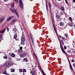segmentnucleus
I'll use <instances>...</instances> for the list:
<instances>
[{
	"label": "nucleus",
	"instance_id": "58836bf2",
	"mask_svg": "<svg viewBox=\"0 0 75 75\" xmlns=\"http://www.w3.org/2000/svg\"><path fill=\"white\" fill-rule=\"evenodd\" d=\"M65 1L66 4H68V1H67V0H65Z\"/></svg>",
	"mask_w": 75,
	"mask_h": 75
},
{
	"label": "nucleus",
	"instance_id": "49530a36",
	"mask_svg": "<svg viewBox=\"0 0 75 75\" xmlns=\"http://www.w3.org/2000/svg\"><path fill=\"white\" fill-rule=\"evenodd\" d=\"M2 38V35H0V38Z\"/></svg>",
	"mask_w": 75,
	"mask_h": 75
},
{
	"label": "nucleus",
	"instance_id": "864d4df0",
	"mask_svg": "<svg viewBox=\"0 0 75 75\" xmlns=\"http://www.w3.org/2000/svg\"><path fill=\"white\" fill-rule=\"evenodd\" d=\"M42 73H43V74H44V71H43V70H42Z\"/></svg>",
	"mask_w": 75,
	"mask_h": 75
},
{
	"label": "nucleus",
	"instance_id": "1a4fd4ad",
	"mask_svg": "<svg viewBox=\"0 0 75 75\" xmlns=\"http://www.w3.org/2000/svg\"><path fill=\"white\" fill-rule=\"evenodd\" d=\"M5 65L6 66V67H8V68H9V67L10 66L9 62L6 63L5 64Z\"/></svg>",
	"mask_w": 75,
	"mask_h": 75
},
{
	"label": "nucleus",
	"instance_id": "4d7b16f0",
	"mask_svg": "<svg viewBox=\"0 0 75 75\" xmlns=\"http://www.w3.org/2000/svg\"><path fill=\"white\" fill-rule=\"evenodd\" d=\"M73 2H74V3H75V0H73Z\"/></svg>",
	"mask_w": 75,
	"mask_h": 75
},
{
	"label": "nucleus",
	"instance_id": "79ce46f5",
	"mask_svg": "<svg viewBox=\"0 0 75 75\" xmlns=\"http://www.w3.org/2000/svg\"><path fill=\"white\" fill-rule=\"evenodd\" d=\"M64 50H66L67 49V47L66 46H64Z\"/></svg>",
	"mask_w": 75,
	"mask_h": 75
},
{
	"label": "nucleus",
	"instance_id": "ddd939ff",
	"mask_svg": "<svg viewBox=\"0 0 75 75\" xmlns=\"http://www.w3.org/2000/svg\"><path fill=\"white\" fill-rule=\"evenodd\" d=\"M13 31H14L15 34H17V33H18V31H17V29H16V28H15L13 29Z\"/></svg>",
	"mask_w": 75,
	"mask_h": 75
},
{
	"label": "nucleus",
	"instance_id": "13d9d810",
	"mask_svg": "<svg viewBox=\"0 0 75 75\" xmlns=\"http://www.w3.org/2000/svg\"><path fill=\"white\" fill-rule=\"evenodd\" d=\"M62 36H59V38H61Z\"/></svg>",
	"mask_w": 75,
	"mask_h": 75
},
{
	"label": "nucleus",
	"instance_id": "680f3d73",
	"mask_svg": "<svg viewBox=\"0 0 75 75\" xmlns=\"http://www.w3.org/2000/svg\"><path fill=\"white\" fill-rule=\"evenodd\" d=\"M31 69H32V68H31L30 69V71H31Z\"/></svg>",
	"mask_w": 75,
	"mask_h": 75
},
{
	"label": "nucleus",
	"instance_id": "f8f14e48",
	"mask_svg": "<svg viewBox=\"0 0 75 75\" xmlns=\"http://www.w3.org/2000/svg\"><path fill=\"white\" fill-rule=\"evenodd\" d=\"M23 60L24 62H27L28 61V59L27 58H24L23 59Z\"/></svg>",
	"mask_w": 75,
	"mask_h": 75
},
{
	"label": "nucleus",
	"instance_id": "37998d69",
	"mask_svg": "<svg viewBox=\"0 0 75 75\" xmlns=\"http://www.w3.org/2000/svg\"><path fill=\"white\" fill-rule=\"evenodd\" d=\"M23 49V47H20V49L19 50H22Z\"/></svg>",
	"mask_w": 75,
	"mask_h": 75
},
{
	"label": "nucleus",
	"instance_id": "393cba45",
	"mask_svg": "<svg viewBox=\"0 0 75 75\" xmlns=\"http://www.w3.org/2000/svg\"><path fill=\"white\" fill-rule=\"evenodd\" d=\"M21 44H22V45H24V44H25V43H24V42L21 41Z\"/></svg>",
	"mask_w": 75,
	"mask_h": 75
},
{
	"label": "nucleus",
	"instance_id": "69168bd1",
	"mask_svg": "<svg viewBox=\"0 0 75 75\" xmlns=\"http://www.w3.org/2000/svg\"><path fill=\"white\" fill-rule=\"evenodd\" d=\"M2 26H3V25H2Z\"/></svg>",
	"mask_w": 75,
	"mask_h": 75
},
{
	"label": "nucleus",
	"instance_id": "a18cd8bd",
	"mask_svg": "<svg viewBox=\"0 0 75 75\" xmlns=\"http://www.w3.org/2000/svg\"><path fill=\"white\" fill-rule=\"evenodd\" d=\"M73 66L74 67H75V63H74V64H73Z\"/></svg>",
	"mask_w": 75,
	"mask_h": 75
},
{
	"label": "nucleus",
	"instance_id": "f3484780",
	"mask_svg": "<svg viewBox=\"0 0 75 75\" xmlns=\"http://www.w3.org/2000/svg\"><path fill=\"white\" fill-rule=\"evenodd\" d=\"M6 31V29H4L3 30L0 31V33H1V34H3Z\"/></svg>",
	"mask_w": 75,
	"mask_h": 75
},
{
	"label": "nucleus",
	"instance_id": "c03bdc74",
	"mask_svg": "<svg viewBox=\"0 0 75 75\" xmlns=\"http://www.w3.org/2000/svg\"><path fill=\"white\" fill-rule=\"evenodd\" d=\"M62 40H63L64 41H65V38H64V37H62Z\"/></svg>",
	"mask_w": 75,
	"mask_h": 75
},
{
	"label": "nucleus",
	"instance_id": "aec40b11",
	"mask_svg": "<svg viewBox=\"0 0 75 75\" xmlns=\"http://www.w3.org/2000/svg\"><path fill=\"white\" fill-rule=\"evenodd\" d=\"M55 15L56 16H57L58 15V14H59V12H58V11H56L55 12Z\"/></svg>",
	"mask_w": 75,
	"mask_h": 75
},
{
	"label": "nucleus",
	"instance_id": "4c0bfd02",
	"mask_svg": "<svg viewBox=\"0 0 75 75\" xmlns=\"http://www.w3.org/2000/svg\"><path fill=\"white\" fill-rule=\"evenodd\" d=\"M23 71L24 72H26V69H23Z\"/></svg>",
	"mask_w": 75,
	"mask_h": 75
},
{
	"label": "nucleus",
	"instance_id": "7c9ffc66",
	"mask_svg": "<svg viewBox=\"0 0 75 75\" xmlns=\"http://www.w3.org/2000/svg\"><path fill=\"white\" fill-rule=\"evenodd\" d=\"M12 7L13 8H14V3H13L12 5Z\"/></svg>",
	"mask_w": 75,
	"mask_h": 75
},
{
	"label": "nucleus",
	"instance_id": "bb28decb",
	"mask_svg": "<svg viewBox=\"0 0 75 75\" xmlns=\"http://www.w3.org/2000/svg\"><path fill=\"white\" fill-rule=\"evenodd\" d=\"M11 72H14L15 71V70L14 69H11Z\"/></svg>",
	"mask_w": 75,
	"mask_h": 75
},
{
	"label": "nucleus",
	"instance_id": "a211bd4d",
	"mask_svg": "<svg viewBox=\"0 0 75 75\" xmlns=\"http://www.w3.org/2000/svg\"><path fill=\"white\" fill-rule=\"evenodd\" d=\"M10 55H11L12 57L13 58H14V57H15V56H16V55L15 54H14V53H12L11 54H10Z\"/></svg>",
	"mask_w": 75,
	"mask_h": 75
},
{
	"label": "nucleus",
	"instance_id": "4be33fe9",
	"mask_svg": "<svg viewBox=\"0 0 75 75\" xmlns=\"http://www.w3.org/2000/svg\"><path fill=\"white\" fill-rule=\"evenodd\" d=\"M13 37H14L13 38H15V39H16V38H17V35L16 34H15L14 35Z\"/></svg>",
	"mask_w": 75,
	"mask_h": 75
},
{
	"label": "nucleus",
	"instance_id": "ea45409f",
	"mask_svg": "<svg viewBox=\"0 0 75 75\" xmlns=\"http://www.w3.org/2000/svg\"><path fill=\"white\" fill-rule=\"evenodd\" d=\"M23 70L22 69H19V72H21Z\"/></svg>",
	"mask_w": 75,
	"mask_h": 75
},
{
	"label": "nucleus",
	"instance_id": "5701e85b",
	"mask_svg": "<svg viewBox=\"0 0 75 75\" xmlns=\"http://www.w3.org/2000/svg\"><path fill=\"white\" fill-rule=\"evenodd\" d=\"M56 18L57 19H59V15H56Z\"/></svg>",
	"mask_w": 75,
	"mask_h": 75
},
{
	"label": "nucleus",
	"instance_id": "9b49d317",
	"mask_svg": "<svg viewBox=\"0 0 75 75\" xmlns=\"http://www.w3.org/2000/svg\"><path fill=\"white\" fill-rule=\"evenodd\" d=\"M30 36L31 38V40H34V36L33 35L30 34Z\"/></svg>",
	"mask_w": 75,
	"mask_h": 75
},
{
	"label": "nucleus",
	"instance_id": "e2e57ef3",
	"mask_svg": "<svg viewBox=\"0 0 75 75\" xmlns=\"http://www.w3.org/2000/svg\"><path fill=\"white\" fill-rule=\"evenodd\" d=\"M35 68H36V66H35Z\"/></svg>",
	"mask_w": 75,
	"mask_h": 75
},
{
	"label": "nucleus",
	"instance_id": "6ab92c4d",
	"mask_svg": "<svg viewBox=\"0 0 75 75\" xmlns=\"http://www.w3.org/2000/svg\"><path fill=\"white\" fill-rule=\"evenodd\" d=\"M60 25L61 26H64V23L62 22H61L60 23Z\"/></svg>",
	"mask_w": 75,
	"mask_h": 75
},
{
	"label": "nucleus",
	"instance_id": "412c9836",
	"mask_svg": "<svg viewBox=\"0 0 75 75\" xmlns=\"http://www.w3.org/2000/svg\"><path fill=\"white\" fill-rule=\"evenodd\" d=\"M32 44L33 46H34V40H31Z\"/></svg>",
	"mask_w": 75,
	"mask_h": 75
},
{
	"label": "nucleus",
	"instance_id": "6e6d98bb",
	"mask_svg": "<svg viewBox=\"0 0 75 75\" xmlns=\"http://www.w3.org/2000/svg\"><path fill=\"white\" fill-rule=\"evenodd\" d=\"M6 75H10V74H9L8 73V74H7Z\"/></svg>",
	"mask_w": 75,
	"mask_h": 75
},
{
	"label": "nucleus",
	"instance_id": "5fc2aeb1",
	"mask_svg": "<svg viewBox=\"0 0 75 75\" xmlns=\"http://www.w3.org/2000/svg\"><path fill=\"white\" fill-rule=\"evenodd\" d=\"M20 60V59H17V61H19Z\"/></svg>",
	"mask_w": 75,
	"mask_h": 75
},
{
	"label": "nucleus",
	"instance_id": "338daca9",
	"mask_svg": "<svg viewBox=\"0 0 75 75\" xmlns=\"http://www.w3.org/2000/svg\"><path fill=\"white\" fill-rule=\"evenodd\" d=\"M2 40H3V39Z\"/></svg>",
	"mask_w": 75,
	"mask_h": 75
},
{
	"label": "nucleus",
	"instance_id": "09e8293b",
	"mask_svg": "<svg viewBox=\"0 0 75 75\" xmlns=\"http://www.w3.org/2000/svg\"><path fill=\"white\" fill-rule=\"evenodd\" d=\"M71 61L74 62V59H72L71 60Z\"/></svg>",
	"mask_w": 75,
	"mask_h": 75
},
{
	"label": "nucleus",
	"instance_id": "f257e3e1",
	"mask_svg": "<svg viewBox=\"0 0 75 75\" xmlns=\"http://www.w3.org/2000/svg\"><path fill=\"white\" fill-rule=\"evenodd\" d=\"M59 42L60 44V48L62 52H63L64 54H66V52L64 50V48H63V47H62V45H64V41H63V40H61V41H59Z\"/></svg>",
	"mask_w": 75,
	"mask_h": 75
},
{
	"label": "nucleus",
	"instance_id": "cd10ccee",
	"mask_svg": "<svg viewBox=\"0 0 75 75\" xmlns=\"http://www.w3.org/2000/svg\"><path fill=\"white\" fill-rule=\"evenodd\" d=\"M69 20H70V21H72V18L71 17H69Z\"/></svg>",
	"mask_w": 75,
	"mask_h": 75
},
{
	"label": "nucleus",
	"instance_id": "603ef678",
	"mask_svg": "<svg viewBox=\"0 0 75 75\" xmlns=\"http://www.w3.org/2000/svg\"><path fill=\"white\" fill-rule=\"evenodd\" d=\"M39 68L40 70H41L42 68H41V67H39Z\"/></svg>",
	"mask_w": 75,
	"mask_h": 75
},
{
	"label": "nucleus",
	"instance_id": "39448f33",
	"mask_svg": "<svg viewBox=\"0 0 75 75\" xmlns=\"http://www.w3.org/2000/svg\"><path fill=\"white\" fill-rule=\"evenodd\" d=\"M5 19V17L4 16H2L0 18V24L2 23V22Z\"/></svg>",
	"mask_w": 75,
	"mask_h": 75
},
{
	"label": "nucleus",
	"instance_id": "72a5a7b5",
	"mask_svg": "<svg viewBox=\"0 0 75 75\" xmlns=\"http://www.w3.org/2000/svg\"><path fill=\"white\" fill-rule=\"evenodd\" d=\"M13 1H15L16 3H18V0H13Z\"/></svg>",
	"mask_w": 75,
	"mask_h": 75
},
{
	"label": "nucleus",
	"instance_id": "bf43d9fd",
	"mask_svg": "<svg viewBox=\"0 0 75 75\" xmlns=\"http://www.w3.org/2000/svg\"><path fill=\"white\" fill-rule=\"evenodd\" d=\"M58 1H61L62 0H57Z\"/></svg>",
	"mask_w": 75,
	"mask_h": 75
},
{
	"label": "nucleus",
	"instance_id": "20e7f679",
	"mask_svg": "<svg viewBox=\"0 0 75 75\" xmlns=\"http://www.w3.org/2000/svg\"><path fill=\"white\" fill-rule=\"evenodd\" d=\"M19 4L21 8H24V5H23V1L21 0H19Z\"/></svg>",
	"mask_w": 75,
	"mask_h": 75
},
{
	"label": "nucleus",
	"instance_id": "2eb2a0df",
	"mask_svg": "<svg viewBox=\"0 0 75 75\" xmlns=\"http://www.w3.org/2000/svg\"><path fill=\"white\" fill-rule=\"evenodd\" d=\"M46 1V9L47 10V11H48V5H47V0H45Z\"/></svg>",
	"mask_w": 75,
	"mask_h": 75
},
{
	"label": "nucleus",
	"instance_id": "0eeeda50",
	"mask_svg": "<svg viewBox=\"0 0 75 75\" xmlns=\"http://www.w3.org/2000/svg\"><path fill=\"white\" fill-rule=\"evenodd\" d=\"M52 22L55 31V33L56 34H57V32L56 31V29H55V25H54V24H55V22H54V21H52Z\"/></svg>",
	"mask_w": 75,
	"mask_h": 75
},
{
	"label": "nucleus",
	"instance_id": "473e14b6",
	"mask_svg": "<svg viewBox=\"0 0 75 75\" xmlns=\"http://www.w3.org/2000/svg\"><path fill=\"white\" fill-rule=\"evenodd\" d=\"M4 59H7V57L6 56H4Z\"/></svg>",
	"mask_w": 75,
	"mask_h": 75
},
{
	"label": "nucleus",
	"instance_id": "c85d7f7f",
	"mask_svg": "<svg viewBox=\"0 0 75 75\" xmlns=\"http://www.w3.org/2000/svg\"><path fill=\"white\" fill-rule=\"evenodd\" d=\"M70 68H71V70H72V69H73V68H72V67L71 64H70Z\"/></svg>",
	"mask_w": 75,
	"mask_h": 75
},
{
	"label": "nucleus",
	"instance_id": "dca6fc26",
	"mask_svg": "<svg viewBox=\"0 0 75 75\" xmlns=\"http://www.w3.org/2000/svg\"><path fill=\"white\" fill-rule=\"evenodd\" d=\"M61 10L62 11H65V9L64 8V7H63V6H62L61 7Z\"/></svg>",
	"mask_w": 75,
	"mask_h": 75
},
{
	"label": "nucleus",
	"instance_id": "a19ab883",
	"mask_svg": "<svg viewBox=\"0 0 75 75\" xmlns=\"http://www.w3.org/2000/svg\"><path fill=\"white\" fill-rule=\"evenodd\" d=\"M49 7H50V8H51V4H50V3H49Z\"/></svg>",
	"mask_w": 75,
	"mask_h": 75
},
{
	"label": "nucleus",
	"instance_id": "3c124183",
	"mask_svg": "<svg viewBox=\"0 0 75 75\" xmlns=\"http://www.w3.org/2000/svg\"><path fill=\"white\" fill-rule=\"evenodd\" d=\"M52 21H54V18H52Z\"/></svg>",
	"mask_w": 75,
	"mask_h": 75
},
{
	"label": "nucleus",
	"instance_id": "f03ea898",
	"mask_svg": "<svg viewBox=\"0 0 75 75\" xmlns=\"http://www.w3.org/2000/svg\"><path fill=\"white\" fill-rule=\"evenodd\" d=\"M30 73L32 75H37L36 73V69L33 68L32 71H30Z\"/></svg>",
	"mask_w": 75,
	"mask_h": 75
},
{
	"label": "nucleus",
	"instance_id": "c9c22d12",
	"mask_svg": "<svg viewBox=\"0 0 75 75\" xmlns=\"http://www.w3.org/2000/svg\"><path fill=\"white\" fill-rule=\"evenodd\" d=\"M3 74H7V72H6V71H5L3 72Z\"/></svg>",
	"mask_w": 75,
	"mask_h": 75
},
{
	"label": "nucleus",
	"instance_id": "f704fd0d",
	"mask_svg": "<svg viewBox=\"0 0 75 75\" xmlns=\"http://www.w3.org/2000/svg\"><path fill=\"white\" fill-rule=\"evenodd\" d=\"M11 59V57H9L8 58V60H10Z\"/></svg>",
	"mask_w": 75,
	"mask_h": 75
},
{
	"label": "nucleus",
	"instance_id": "6e6552de",
	"mask_svg": "<svg viewBox=\"0 0 75 75\" xmlns=\"http://www.w3.org/2000/svg\"><path fill=\"white\" fill-rule=\"evenodd\" d=\"M14 16H11L10 17H9L7 19V21H9V20H11L12 18H14Z\"/></svg>",
	"mask_w": 75,
	"mask_h": 75
},
{
	"label": "nucleus",
	"instance_id": "052dcab7",
	"mask_svg": "<svg viewBox=\"0 0 75 75\" xmlns=\"http://www.w3.org/2000/svg\"><path fill=\"white\" fill-rule=\"evenodd\" d=\"M12 75H14V74H12Z\"/></svg>",
	"mask_w": 75,
	"mask_h": 75
},
{
	"label": "nucleus",
	"instance_id": "9d476101",
	"mask_svg": "<svg viewBox=\"0 0 75 75\" xmlns=\"http://www.w3.org/2000/svg\"><path fill=\"white\" fill-rule=\"evenodd\" d=\"M20 56L21 57H22V58L25 57V53H22L21 54Z\"/></svg>",
	"mask_w": 75,
	"mask_h": 75
},
{
	"label": "nucleus",
	"instance_id": "7ed1b4c3",
	"mask_svg": "<svg viewBox=\"0 0 75 75\" xmlns=\"http://www.w3.org/2000/svg\"><path fill=\"white\" fill-rule=\"evenodd\" d=\"M10 10L12 13H16V15H17L18 18H19V15H18V14L17 12V11H16L15 9H13V10L11 9Z\"/></svg>",
	"mask_w": 75,
	"mask_h": 75
},
{
	"label": "nucleus",
	"instance_id": "423d86ee",
	"mask_svg": "<svg viewBox=\"0 0 75 75\" xmlns=\"http://www.w3.org/2000/svg\"><path fill=\"white\" fill-rule=\"evenodd\" d=\"M17 21V19L16 18H14L11 21V24H13L16 23Z\"/></svg>",
	"mask_w": 75,
	"mask_h": 75
},
{
	"label": "nucleus",
	"instance_id": "0e129e2a",
	"mask_svg": "<svg viewBox=\"0 0 75 75\" xmlns=\"http://www.w3.org/2000/svg\"><path fill=\"white\" fill-rule=\"evenodd\" d=\"M1 42V40H0V42Z\"/></svg>",
	"mask_w": 75,
	"mask_h": 75
},
{
	"label": "nucleus",
	"instance_id": "8fccbe9b",
	"mask_svg": "<svg viewBox=\"0 0 75 75\" xmlns=\"http://www.w3.org/2000/svg\"><path fill=\"white\" fill-rule=\"evenodd\" d=\"M8 0H4V2L6 1H8Z\"/></svg>",
	"mask_w": 75,
	"mask_h": 75
},
{
	"label": "nucleus",
	"instance_id": "b1692460",
	"mask_svg": "<svg viewBox=\"0 0 75 75\" xmlns=\"http://www.w3.org/2000/svg\"><path fill=\"white\" fill-rule=\"evenodd\" d=\"M18 52H20V53H21L23 52V50H21V49H19L18 50Z\"/></svg>",
	"mask_w": 75,
	"mask_h": 75
},
{
	"label": "nucleus",
	"instance_id": "4468645a",
	"mask_svg": "<svg viewBox=\"0 0 75 75\" xmlns=\"http://www.w3.org/2000/svg\"><path fill=\"white\" fill-rule=\"evenodd\" d=\"M25 38L24 37H22L21 39V41L23 42H25Z\"/></svg>",
	"mask_w": 75,
	"mask_h": 75
},
{
	"label": "nucleus",
	"instance_id": "a878e982",
	"mask_svg": "<svg viewBox=\"0 0 75 75\" xmlns=\"http://www.w3.org/2000/svg\"><path fill=\"white\" fill-rule=\"evenodd\" d=\"M64 36L65 37H66V38H68V34L66 33V34H64Z\"/></svg>",
	"mask_w": 75,
	"mask_h": 75
},
{
	"label": "nucleus",
	"instance_id": "e433bc0d",
	"mask_svg": "<svg viewBox=\"0 0 75 75\" xmlns=\"http://www.w3.org/2000/svg\"><path fill=\"white\" fill-rule=\"evenodd\" d=\"M60 14L61 16H62V15H64V13H63L62 12H60Z\"/></svg>",
	"mask_w": 75,
	"mask_h": 75
},
{
	"label": "nucleus",
	"instance_id": "2f4dec72",
	"mask_svg": "<svg viewBox=\"0 0 75 75\" xmlns=\"http://www.w3.org/2000/svg\"><path fill=\"white\" fill-rule=\"evenodd\" d=\"M67 52H69V53H72V52H71V50H68Z\"/></svg>",
	"mask_w": 75,
	"mask_h": 75
},
{
	"label": "nucleus",
	"instance_id": "c756f323",
	"mask_svg": "<svg viewBox=\"0 0 75 75\" xmlns=\"http://www.w3.org/2000/svg\"><path fill=\"white\" fill-rule=\"evenodd\" d=\"M69 26H70V27H72V23H70L69 24Z\"/></svg>",
	"mask_w": 75,
	"mask_h": 75
},
{
	"label": "nucleus",
	"instance_id": "de8ad7c7",
	"mask_svg": "<svg viewBox=\"0 0 75 75\" xmlns=\"http://www.w3.org/2000/svg\"><path fill=\"white\" fill-rule=\"evenodd\" d=\"M7 31H9V28H7Z\"/></svg>",
	"mask_w": 75,
	"mask_h": 75
}]
</instances>
